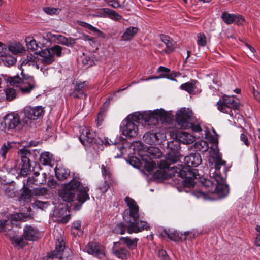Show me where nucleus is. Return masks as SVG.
I'll use <instances>...</instances> for the list:
<instances>
[{
	"instance_id": "5fc2aeb1",
	"label": "nucleus",
	"mask_w": 260,
	"mask_h": 260,
	"mask_svg": "<svg viewBox=\"0 0 260 260\" xmlns=\"http://www.w3.org/2000/svg\"><path fill=\"white\" fill-rule=\"evenodd\" d=\"M49 49L53 55H55L58 57L61 56L62 48L61 46L56 45Z\"/></svg>"
},
{
	"instance_id": "dca6fc26",
	"label": "nucleus",
	"mask_w": 260,
	"mask_h": 260,
	"mask_svg": "<svg viewBox=\"0 0 260 260\" xmlns=\"http://www.w3.org/2000/svg\"><path fill=\"white\" fill-rule=\"evenodd\" d=\"M134 115L137 118L138 121L142 119L145 122L148 123V125H156L158 123V118L154 114V110L143 113H135Z\"/></svg>"
},
{
	"instance_id": "cd10ccee",
	"label": "nucleus",
	"mask_w": 260,
	"mask_h": 260,
	"mask_svg": "<svg viewBox=\"0 0 260 260\" xmlns=\"http://www.w3.org/2000/svg\"><path fill=\"white\" fill-rule=\"evenodd\" d=\"M13 223L9 220V218L0 219V233H3L6 236H8L12 232Z\"/></svg>"
},
{
	"instance_id": "c9c22d12",
	"label": "nucleus",
	"mask_w": 260,
	"mask_h": 260,
	"mask_svg": "<svg viewBox=\"0 0 260 260\" xmlns=\"http://www.w3.org/2000/svg\"><path fill=\"white\" fill-rule=\"evenodd\" d=\"M120 240L125 244L131 250L136 248L139 239L135 238L131 239L129 237H121Z\"/></svg>"
},
{
	"instance_id": "79ce46f5",
	"label": "nucleus",
	"mask_w": 260,
	"mask_h": 260,
	"mask_svg": "<svg viewBox=\"0 0 260 260\" xmlns=\"http://www.w3.org/2000/svg\"><path fill=\"white\" fill-rule=\"evenodd\" d=\"M197 83V81L192 80L191 82H186L182 84L180 86V88L182 90H185L189 93H192L194 91L196 88V84Z\"/></svg>"
},
{
	"instance_id": "8fccbe9b",
	"label": "nucleus",
	"mask_w": 260,
	"mask_h": 260,
	"mask_svg": "<svg viewBox=\"0 0 260 260\" xmlns=\"http://www.w3.org/2000/svg\"><path fill=\"white\" fill-rule=\"evenodd\" d=\"M127 230V225H125L123 223L120 222L117 224L114 229L113 232L116 234H124Z\"/></svg>"
},
{
	"instance_id": "20e7f679",
	"label": "nucleus",
	"mask_w": 260,
	"mask_h": 260,
	"mask_svg": "<svg viewBox=\"0 0 260 260\" xmlns=\"http://www.w3.org/2000/svg\"><path fill=\"white\" fill-rule=\"evenodd\" d=\"M22 78L18 76L9 77L8 81L11 85L20 84V90L23 94L29 93L35 88L36 82L33 77L25 75L23 70L21 71Z\"/></svg>"
},
{
	"instance_id": "1a4fd4ad",
	"label": "nucleus",
	"mask_w": 260,
	"mask_h": 260,
	"mask_svg": "<svg viewBox=\"0 0 260 260\" xmlns=\"http://www.w3.org/2000/svg\"><path fill=\"white\" fill-rule=\"evenodd\" d=\"M193 113L189 108H183L176 114V121L180 128L187 129L193 120Z\"/></svg>"
},
{
	"instance_id": "c03bdc74",
	"label": "nucleus",
	"mask_w": 260,
	"mask_h": 260,
	"mask_svg": "<svg viewBox=\"0 0 260 260\" xmlns=\"http://www.w3.org/2000/svg\"><path fill=\"white\" fill-rule=\"evenodd\" d=\"M40 161L44 165H49L52 160V155L48 152L42 153L40 156Z\"/></svg>"
},
{
	"instance_id": "4d7b16f0",
	"label": "nucleus",
	"mask_w": 260,
	"mask_h": 260,
	"mask_svg": "<svg viewBox=\"0 0 260 260\" xmlns=\"http://www.w3.org/2000/svg\"><path fill=\"white\" fill-rule=\"evenodd\" d=\"M88 85V82L86 81L78 82L75 84L74 90L84 92V90L87 87Z\"/></svg>"
},
{
	"instance_id": "69168bd1",
	"label": "nucleus",
	"mask_w": 260,
	"mask_h": 260,
	"mask_svg": "<svg viewBox=\"0 0 260 260\" xmlns=\"http://www.w3.org/2000/svg\"><path fill=\"white\" fill-rule=\"evenodd\" d=\"M130 164L136 168H139L142 166V163L137 157H133L130 159Z\"/></svg>"
},
{
	"instance_id": "774afa93",
	"label": "nucleus",
	"mask_w": 260,
	"mask_h": 260,
	"mask_svg": "<svg viewBox=\"0 0 260 260\" xmlns=\"http://www.w3.org/2000/svg\"><path fill=\"white\" fill-rule=\"evenodd\" d=\"M105 116V110H101L99 112L98 116H97L96 120L98 121V124H100V123L102 122Z\"/></svg>"
},
{
	"instance_id": "680f3d73",
	"label": "nucleus",
	"mask_w": 260,
	"mask_h": 260,
	"mask_svg": "<svg viewBox=\"0 0 260 260\" xmlns=\"http://www.w3.org/2000/svg\"><path fill=\"white\" fill-rule=\"evenodd\" d=\"M34 205L38 208L44 210L48 207L49 204L46 202L37 200L35 202Z\"/></svg>"
},
{
	"instance_id": "f3484780",
	"label": "nucleus",
	"mask_w": 260,
	"mask_h": 260,
	"mask_svg": "<svg viewBox=\"0 0 260 260\" xmlns=\"http://www.w3.org/2000/svg\"><path fill=\"white\" fill-rule=\"evenodd\" d=\"M172 151H174L175 152H169L166 157V160H162L160 162L159 167L160 169H169L170 168L173 171V172L174 173V175H175L176 173L174 172L175 170L172 169V167H170V164L175 163L179 160V155L177 152V151L172 150Z\"/></svg>"
},
{
	"instance_id": "f257e3e1",
	"label": "nucleus",
	"mask_w": 260,
	"mask_h": 260,
	"mask_svg": "<svg viewBox=\"0 0 260 260\" xmlns=\"http://www.w3.org/2000/svg\"><path fill=\"white\" fill-rule=\"evenodd\" d=\"M201 157L198 153H194L186 156L184 158V162L186 166L178 165L173 166L172 169L175 170L177 176L184 179L182 183L185 187L192 188L194 185V179L199 175L198 170L193 169L201 164Z\"/></svg>"
},
{
	"instance_id": "4c0bfd02",
	"label": "nucleus",
	"mask_w": 260,
	"mask_h": 260,
	"mask_svg": "<svg viewBox=\"0 0 260 260\" xmlns=\"http://www.w3.org/2000/svg\"><path fill=\"white\" fill-rule=\"evenodd\" d=\"M23 191L19 197L20 201H23L25 202H29L31 201V193L30 190L28 187L25 186V183L24 182L23 186Z\"/></svg>"
},
{
	"instance_id": "e433bc0d",
	"label": "nucleus",
	"mask_w": 260,
	"mask_h": 260,
	"mask_svg": "<svg viewBox=\"0 0 260 260\" xmlns=\"http://www.w3.org/2000/svg\"><path fill=\"white\" fill-rule=\"evenodd\" d=\"M71 232L74 236L80 237L83 235V231L81 229V222L77 220L74 222L72 225Z\"/></svg>"
},
{
	"instance_id": "0eeeda50",
	"label": "nucleus",
	"mask_w": 260,
	"mask_h": 260,
	"mask_svg": "<svg viewBox=\"0 0 260 260\" xmlns=\"http://www.w3.org/2000/svg\"><path fill=\"white\" fill-rule=\"evenodd\" d=\"M138 121L134 114L128 115L120 125L122 135L129 138L136 137L138 133V127L136 123Z\"/></svg>"
},
{
	"instance_id": "7c9ffc66",
	"label": "nucleus",
	"mask_w": 260,
	"mask_h": 260,
	"mask_svg": "<svg viewBox=\"0 0 260 260\" xmlns=\"http://www.w3.org/2000/svg\"><path fill=\"white\" fill-rule=\"evenodd\" d=\"M69 189L76 193L79 189H80L81 186V179L79 176H74L73 179L68 183L64 184Z\"/></svg>"
},
{
	"instance_id": "0e129e2a",
	"label": "nucleus",
	"mask_w": 260,
	"mask_h": 260,
	"mask_svg": "<svg viewBox=\"0 0 260 260\" xmlns=\"http://www.w3.org/2000/svg\"><path fill=\"white\" fill-rule=\"evenodd\" d=\"M191 128L194 132H200L202 131V129L199 123L194 124L193 120L190 122V125L188 126V128Z\"/></svg>"
},
{
	"instance_id": "a19ab883",
	"label": "nucleus",
	"mask_w": 260,
	"mask_h": 260,
	"mask_svg": "<svg viewBox=\"0 0 260 260\" xmlns=\"http://www.w3.org/2000/svg\"><path fill=\"white\" fill-rule=\"evenodd\" d=\"M144 162L143 166L144 169L147 172H150L152 171L156 167V164L154 162L151 160V158H149L147 155V157H144V159H142Z\"/></svg>"
},
{
	"instance_id": "f8f14e48",
	"label": "nucleus",
	"mask_w": 260,
	"mask_h": 260,
	"mask_svg": "<svg viewBox=\"0 0 260 260\" xmlns=\"http://www.w3.org/2000/svg\"><path fill=\"white\" fill-rule=\"evenodd\" d=\"M85 250L89 254L99 259H103L106 256L105 247L98 242H89L85 247Z\"/></svg>"
},
{
	"instance_id": "09e8293b",
	"label": "nucleus",
	"mask_w": 260,
	"mask_h": 260,
	"mask_svg": "<svg viewBox=\"0 0 260 260\" xmlns=\"http://www.w3.org/2000/svg\"><path fill=\"white\" fill-rule=\"evenodd\" d=\"M5 92L6 94V99L7 101H11L15 99L16 97V90L11 87H8L5 89Z\"/></svg>"
},
{
	"instance_id": "c85d7f7f",
	"label": "nucleus",
	"mask_w": 260,
	"mask_h": 260,
	"mask_svg": "<svg viewBox=\"0 0 260 260\" xmlns=\"http://www.w3.org/2000/svg\"><path fill=\"white\" fill-rule=\"evenodd\" d=\"M226 161L222 160L220 155H217L215 161V168L213 172V169L210 170V175L211 177L216 178V176H221L220 169L221 166H225Z\"/></svg>"
},
{
	"instance_id": "39448f33",
	"label": "nucleus",
	"mask_w": 260,
	"mask_h": 260,
	"mask_svg": "<svg viewBox=\"0 0 260 260\" xmlns=\"http://www.w3.org/2000/svg\"><path fill=\"white\" fill-rule=\"evenodd\" d=\"M72 255L69 249L65 247V242L61 238L57 239L54 250L47 254L43 260H71Z\"/></svg>"
},
{
	"instance_id": "4468645a",
	"label": "nucleus",
	"mask_w": 260,
	"mask_h": 260,
	"mask_svg": "<svg viewBox=\"0 0 260 260\" xmlns=\"http://www.w3.org/2000/svg\"><path fill=\"white\" fill-rule=\"evenodd\" d=\"M124 202L128 207V210L124 211V214L127 212L131 219L140 218L139 207L137 202L132 198L127 196L124 199Z\"/></svg>"
},
{
	"instance_id": "58836bf2",
	"label": "nucleus",
	"mask_w": 260,
	"mask_h": 260,
	"mask_svg": "<svg viewBox=\"0 0 260 260\" xmlns=\"http://www.w3.org/2000/svg\"><path fill=\"white\" fill-rule=\"evenodd\" d=\"M38 54L37 53L30 54L28 55L25 59L22 62V65H32L34 66L35 64H37V62L39 61V58L38 57Z\"/></svg>"
},
{
	"instance_id": "6ab92c4d",
	"label": "nucleus",
	"mask_w": 260,
	"mask_h": 260,
	"mask_svg": "<svg viewBox=\"0 0 260 260\" xmlns=\"http://www.w3.org/2000/svg\"><path fill=\"white\" fill-rule=\"evenodd\" d=\"M40 236L38 230L31 225H26L23 229V238L28 241H36Z\"/></svg>"
},
{
	"instance_id": "ea45409f",
	"label": "nucleus",
	"mask_w": 260,
	"mask_h": 260,
	"mask_svg": "<svg viewBox=\"0 0 260 260\" xmlns=\"http://www.w3.org/2000/svg\"><path fill=\"white\" fill-rule=\"evenodd\" d=\"M1 60L5 66L8 67L13 66L16 61V58L8 52L1 57Z\"/></svg>"
},
{
	"instance_id": "37998d69",
	"label": "nucleus",
	"mask_w": 260,
	"mask_h": 260,
	"mask_svg": "<svg viewBox=\"0 0 260 260\" xmlns=\"http://www.w3.org/2000/svg\"><path fill=\"white\" fill-rule=\"evenodd\" d=\"M7 50L9 53L11 52L13 54L16 55L22 53L25 49L20 43H18L10 45L7 48Z\"/></svg>"
},
{
	"instance_id": "f03ea898",
	"label": "nucleus",
	"mask_w": 260,
	"mask_h": 260,
	"mask_svg": "<svg viewBox=\"0 0 260 260\" xmlns=\"http://www.w3.org/2000/svg\"><path fill=\"white\" fill-rule=\"evenodd\" d=\"M217 182L215 186L213 182L208 179H204L202 183L201 188L194 191L193 194L198 198L204 200L212 199V195L216 194L219 198H223L229 193V187L225 184V178L222 176H216L214 179Z\"/></svg>"
},
{
	"instance_id": "a18cd8bd",
	"label": "nucleus",
	"mask_w": 260,
	"mask_h": 260,
	"mask_svg": "<svg viewBox=\"0 0 260 260\" xmlns=\"http://www.w3.org/2000/svg\"><path fill=\"white\" fill-rule=\"evenodd\" d=\"M102 11L109 15L110 19L119 20L121 18V16L117 13L115 11L109 8H103Z\"/></svg>"
},
{
	"instance_id": "052dcab7",
	"label": "nucleus",
	"mask_w": 260,
	"mask_h": 260,
	"mask_svg": "<svg viewBox=\"0 0 260 260\" xmlns=\"http://www.w3.org/2000/svg\"><path fill=\"white\" fill-rule=\"evenodd\" d=\"M72 95L74 98L85 99L87 97L86 94L84 91H78L74 90Z\"/></svg>"
},
{
	"instance_id": "aec40b11",
	"label": "nucleus",
	"mask_w": 260,
	"mask_h": 260,
	"mask_svg": "<svg viewBox=\"0 0 260 260\" xmlns=\"http://www.w3.org/2000/svg\"><path fill=\"white\" fill-rule=\"evenodd\" d=\"M221 18L222 20L227 24H231L235 23L237 24H242L244 21V18L239 15H235L234 14H230L226 12L222 13Z\"/></svg>"
},
{
	"instance_id": "473e14b6",
	"label": "nucleus",
	"mask_w": 260,
	"mask_h": 260,
	"mask_svg": "<svg viewBox=\"0 0 260 260\" xmlns=\"http://www.w3.org/2000/svg\"><path fill=\"white\" fill-rule=\"evenodd\" d=\"M154 113L162 122L169 123L171 120L170 114L162 109L154 110Z\"/></svg>"
},
{
	"instance_id": "412c9836",
	"label": "nucleus",
	"mask_w": 260,
	"mask_h": 260,
	"mask_svg": "<svg viewBox=\"0 0 260 260\" xmlns=\"http://www.w3.org/2000/svg\"><path fill=\"white\" fill-rule=\"evenodd\" d=\"M112 253L118 258H120L122 260L126 259L127 250L125 247L121 246V244L119 242L114 243Z\"/></svg>"
},
{
	"instance_id": "864d4df0",
	"label": "nucleus",
	"mask_w": 260,
	"mask_h": 260,
	"mask_svg": "<svg viewBox=\"0 0 260 260\" xmlns=\"http://www.w3.org/2000/svg\"><path fill=\"white\" fill-rule=\"evenodd\" d=\"M11 148L12 145L9 142L4 143L0 149V155L5 158L7 153Z\"/></svg>"
},
{
	"instance_id": "7ed1b4c3",
	"label": "nucleus",
	"mask_w": 260,
	"mask_h": 260,
	"mask_svg": "<svg viewBox=\"0 0 260 260\" xmlns=\"http://www.w3.org/2000/svg\"><path fill=\"white\" fill-rule=\"evenodd\" d=\"M216 105L220 112L233 117L238 113L240 104L235 100V96L224 95L222 101H218Z\"/></svg>"
},
{
	"instance_id": "ddd939ff",
	"label": "nucleus",
	"mask_w": 260,
	"mask_h": 260,
	"mask_svg": "<svg viewBox=\"0 0 260 260\" xmlns=\"http://www.w3.org/2000/svg\"><path fill=\"white\" fill-rule=\"evenodd\" d=\"M19 154L21 155V162L18 167L19 174L22 176H26L30 171L29 159L27 155L30 154V152L26 149H21Z\"/></svg>"
},
{
	"instance_id": "393cba45",
	"label": "nucleus",
	"mask_w": 260,
	"mask_h": 260,
	"mask_svg": "<svg viewBox=\"0 0 260 260\" xmlns=\"http://www.w3.org/2000/svg\"><path fill=\"white\" fill-rule=\"evenodd\" d=\"M51 38L54 39L57 43L68 47H72L76 42V39L73 38H66V37L57 34L51 35Z\"/></svg>"
},
{
	"instance_id": "338daca9",
	"label": "nucleus",
	"mask_w": 260,
	"mask_h": 260,
	"mask_svg": "<svg viewBox=\"0 0 260 260\" xmlns=\"http://www.w3.org/2000/svg\"><path fill=\"white\" fill-rule=\"evenodd\" d=\"M255 229L258 234H257L255 237L254 243L257 247H260V225H257Z\"/></svg>"
},
{
	"instance_id": "5701e85b",
	"label": "nucleus",
	"mask_w": 260,
	"mask_h": 260,
	"mask_svg": "<svg viewBox=\"0 0 260 260\" xmlns=\"http://www.w3.org/2000/svg\"><path fill=\"white\" fill-rule=\"evenodd\" d=\"M161 41L164 43L166 49L162 50L165 54H168L172 52L176 48V42L168 36L161 35Z\"/></svg>"
},
{
	"instance_id": "bf43d9fd",
	"label": "nucleus",
	"mask_w": 260,
	"mask_h": 260,
	"mask_svg": "<svg viewBox=\"0 0 260 260\" xmlns=\"http://www.w3.org/2000/svg\"><path fill=\"white\" fill-rule=\"evenodd\" d=\"M47 192L48 189L45 187L36 188L33 190V193L37 196H44Z\"/></svg>"
},
{
	"instance_id": "bb28decb",
	"label": "nucleus",
	"mask_w": 260,
	"mask_h": 260,
	"mask_svg": "<svg viewBox=\"0 0 260 260\" xmlns=\"http://www.w3.org/2000/svg\"><path fill=\"white\" fill-rule=\"evenodd\" d=\"M134 153H137L142 159H144V157H147L146 153V148L143 143L140 141L134 142L131 145Z\"/></svg>"
},
{
	"instance_id": "49530a36",
	"label": "nucleus",
	"mask_w": 260,
	"mask_h": 260,
	"mask_svg": "<svg viewBox=\"0 0 260 260\" xmlns=\"http://www.w3.org/2000/svg\"><path fill=\"white\" fill-rule=\"evenodd\" d=\"M145 154H149L154 158H159L162 154L161 151L157 147H149L146 149V153Z\"/></svg>"
},
{
	"instance_id": "72a5a7b5",
	"label": "nucleus",
	"mask_w": 260,
	"mask_h": 260,
	"mask_svg": "<svg viewBox=\"0 0 260 260\" xmlns=\"http://www.w3.org/2000/svg\"><path fill=\"white\" fill-rule=\"evenodd\" d=\"M56 177L59 180H66L70 175V171L62 167H56L55 169Z\"/></svg>"
},
{
	"instance_id": "603ef678",
	"label": "nucleus",
	"mask_w": 260,
	"mask_h": 260,
	"mask_svg": "<svg viewBox=\"0 0 260 260\" xmlns=\"http://www.w3.org/2000/svg\"><path fill=\"white\" fill-rule=\"evenodd\" d=\"M26 43L27 47L29 49L37 50L39 47L35 39H31L30 37H28L26 39Z\"/></svg>"
},
{
	"instance_id": "2f4dec72",
	"label": "nucleus",
	"mask_w": 260,
	"mask_h": 260,
	"mask_svg": "<svg viewBox=\"0 0 260 260\" xmlns=\"http://www.w3.org/2000/svg\"><path fill=\"white\" fill-rule=\"evenodd\" d=\"M162 235L167 236L172 241L177 242L181 239L182 234L175 230H164Z\"/></svg>"
},
{
	"instance_id": "f704fd0d",
	"label": "nucleus",
	"mask_w": 260,
	"mask_h": 260,
	"mask_svg": "<svg viewBox=\"0 0 260 260\" xmlns=\"http://www.w3.org/2000/svg\"><path fill=\"white\" fill-rule=\"evenodd\" d=\"M138 32V28L135 27H129L126 29L125 31L121 36L123 41H128L132 39Z\"/></svg>"
},
{
	"instance_id": "c756f323",
	"label": "nucleus",
	"mask_w": 260,
	"mask_h": 260,
	"mask_svg": "<svg viewBox=\"0 0 260 260\" xmlns=\"http://www.w3.org/2000/svg\"><path fill=\"white\" fill-rule=\"evenodd\" d=\"M8 238H10L11 243L15 247H18L22 249L25 245V242L24 240L23 237H20L18 235H14L13 231L8 236Z\"/></svg>"
},
{
	"instance_id": "b1692460",
	"label": "nucleus",
	"mask_w": 260,
	"mask_h": 260,
	"mask_svg": "<svg viewBox=\"0 0 260 260\" xmlns=\"http://www.w3.org/2000/svg\"><path fill=\"white\" fill-rule=\"evenodd\" d=\"M79 139L83 145H88L94 142L95 139L94 134L86 128H85L82 130Z\"/></svg>"
},
{
	"instance_id": "e2e57ef3",
	"label": "nucleus",
	"mask_w": 260,
	"mask_h": 260,
	"mask_svg": "<svg viewBox=\"0 0 260 260\" xmlns=\"http://www.w3.org/2000/svg\"><path fill=\"white\" fill-rule=\"evenodd\" d=\"M101 169L102 175L105 178L107 177L108 178H109L110 177V172L109 168L107 166L102 165L101 166Z\"/></svg>"
},
{
	"instance_id": "a211bd4d",
	"label": "nucleus",
	"mask_w": 260,
	"mask_h": 260,
	"mask_svg": "<svg viewBox=\"0 0 260 260\" xmlns=\"http://www.w3.org/2000/svg\"><path fill=\"white\" fill-rule=\"evenodd\" d=\"M89 190V189L87 186H83L80 187L77 197V200L80 203V204L75 205L74 206V209L76 210L80 209L82 205L87 200H89V195L88 193Z\"/></svg>"
},
{
	"instance_id": "de8ad7c7",
	"label": "nucleus",
	"mask_w": 260,
	"mask_h": 260,
	"mask_svg": "<svg viewBox=\"0 0 260 260\" xmlns=\"http://www.w3.org/2000/svg\"><path fill=\"white\" fill-rule=\"evenodd\" d=\"M34 176L35 178V185H39L43 184L46 182V174L45 173L40 175V173L35 172L34 173Z\"/></svg>"
},
{
	"instance_id": "423d86ee",
	"label": "nucleus",
	"mask_w": 260,
	"mask_h": 260,
	"mask_svg": "<svg viewBox=\"0 0 260 260\" xmlns=\"http://www.w3.org/2000/svg\"><path fill=\"white\" fill-rule=\"evenodd\" d=\"M1 126L3 131L7 134H13L18 131L21 126V121L18 114L12 113L3 118Z\"/></svg>"
},
{
	"instance_id": "9b49d317",
	"label": "nucleus",
	"mask_w": 260,
	"mask_h": 260,
	"mask_svg": "<svg viewBox=\"0 0 260 260\" xmlns=\"http://www.w3.org/2000/svg\"><path fill=\"white\" fill-rule=\"evenodd\" d=\"M125 222L127 223V232L129 234L138 233L144 230H148L149 225L148 223L144 220H139V218L132 219V220H127L124 217Z\"/></svg>"
},
{
	"instance_id": "2eb2a0df",
	"label": "nucleus",
	"mask_w": 260,
	"mask_h": 260,
	"mask_svg": "<svg viewBox=\"0 0 260 260\" xmlns=\"http://www.w3.org/2000/svg\"><path fill=\"white\" fill-rule=\"evenodd\" d=\"M164 137L163 133L152 130L145 133L143 136V140L148 144L157 145L162 142Z\"/></svg>"
},
{
	"instance_id": "6e6552de",
	"label": "nucleus",
	"mask_w": 260,
	"mask_h": 260,
	"mask_svg": "<svg viewBox=\"0 0 260 260\" xmlns=\"http://www.w3.org/2000/svg\"><path fill=\"white\" fill-rule=\"evenodd\" d=\"M195 141V137L187 132H178L176 135V140L168 142V147L172 150L178 151L180 149L179 142L183 144H189Z\"/></svg>"
},
{
	"instance_id": "4be33fe9",
	"label": "nucleus",
	"mask_w": 260,
	"mask_h": 260,
	"mask_svg": "<svg viewBox=\"0 0 260 260\" xmlns=\"http://www.w3.org/2000/svg\"><path fill=\"white\" fill-rule=\"evenodd\" d=\"M59 197L64 202H71L73 201L75 193L69 189L64 184L58 192Z\"/></svg>"
},
{
	"instance_id": "6e6d98bb",
	"label": "nucleus",
	"mask_w": 260,
	"mask_h": 260,
	"mask_svg": "<svg viewBox=\"0 0 260 260\" xmlns=\"http://www.w3.org/2000/svg\"><path fill=\"white\" fill-rule=\"evenodd\" d=\"M197 44L199 46L204 47L207 44V38L203 33H200L197 36Z\"/></svg>"
},
{
	"instance_id": "a878e982",
	"label": "nucleus",
	"mask_w": 260,
	"mask_h": 260,
	"mask_svg": "<svg viewBox=\"0 0 260 260\" xmlns=\"http://www.w3.org/2000/svg\"><path fill=\"white\" fill-rule=\"evenodd\" d=\"M38 54L42 57L41 62L44 65L51 64L55 60L54 55L51 53L49 49H45L38 53Z\"/></svg>"
},
{
	"instance_id": "13d9d810",
	"label": "nucleus",
	"mask_w": 260,
	"mask_h": 260,
	"mask_svg": "<svg viewBox=\"0 0 260 260\" xmlns=\"http://www.w3.org/2000/svg\"><path fill=\"white\" fill-rule=\"evenodd\" d=\"M44 12L49 15L57 14L59 13L60 9L59 8H55L52 7H44L43 8Z\"/></svg>"
},
{
	"instance_id": "3c124183",
	"label": "nucleus",
	"mask_w": 260,
	"mask_h": 260,
	"mask_svg": "<svg viewBox=\"0 0 260 260\" xmlns=\"http://www.w3.org/2000/svg\"><path fill=\"white\" fill-rule=\"evenodd\" d=\"M194 146L197 150L203 152L207 151L208 148L207 143L203 140L196 142Z\"/></svg>"
},
{
	"instance_id": "9d476101",
	"label": "nucleus",
	"mask_w": 260,
	"mask_h": 260,
	"mask_svg": "<svg viewBox=\"0 0 260 260\" xmlns=\"http://www.w3.org/2000/svg\"><path fill=\"white\" fill-rule=\"evenodd\" d=\"M44 108L41 106H26L22 112L24 122L27 123L28 120H36L42 117L44 114Z\"/></svg>"
}]
</instances>
